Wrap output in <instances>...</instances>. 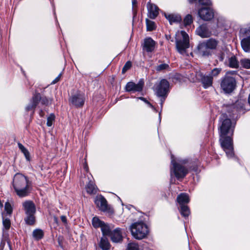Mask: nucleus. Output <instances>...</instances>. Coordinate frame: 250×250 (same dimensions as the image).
<instances>
[{"label":"nucleus","instance_id":"45","mask_svg":"<svg viewBox=\"0 0 250 250\" xmlns=\"http://www.w3.org/2000/svg\"><path fill=\"white\" fill-rule=\"evenodd\" d=\"M62 77V73H60L52 82V84H54L58 82Z\"/></svg>","mask_w":250,"mask_h":250},{"label":"nucleus","instance_id":"32","mask_svg":"<svg viewBox=\"0 0 250 250\" xmlns=\"http://www.w3.org/2000/svg\"><path fill=\"white\" fill-rule=\"evenodd\" d=\"M241 66L246 69H250V59L244 58L240 61Z\"/></svg>","mask_w":250,"mask_h":250},{"label":"nucleus","instance_id":"4","mask_svg":"<svg viewBox=\"0 0 250 250\" xmlns=\"http://www.w3.org/2000/svg\"><path fill=\"white\" fill-rule=\"evenodd\" d=\"M130 229L133 237L138 240L145 238L148 233L147 226L142 222L132 224Z\"/></svg>","mask_w":250,"mask_h":250},{"label":"nucleus","instance_id":"31","mask_svg":"<svg viewBox=\"0 0 250 250\" xmlns=\"http://www.w3.org/2000/svg\"><path fill=\"white\" fill-rule=\"evenodd\" d=\"M18 146L21 151L24 154L26 159L30 160V154L28 151L24 147V146L21 143H18Z\"/></svg>","mask_w":250,"mask_h":250},{"label":"nucleus","instance_id":"50","mask_svg":"<svg viewBox=\"0 0 250 250\" xmlns=\"http://www.w3.org/2000/svg\"><path fill=\"white\" fill-rule=\"evenodd\" d=\"M30 110H31V105H30V104H29L28 106H27V107H26V110L27 111H30Z\"/></svg>","mask_w":250,"mask_h":250},{"label":"nucleus","instance_id":"44","mask_svg":"<svg viewBox=\"0 0 250 250\" xmlns=\"http://www.w3.org/2000/svg\"><path fill=\"white\" fill-rule=\"evenodd\" d=\"M199 2L200 4L203 5L210 6L211 5L210 0H199Z\"/></svg>","mask_w":250,"mask_h":250},{"label":"nucleus","instance_id":"38","mask_svg":"<svg viewBox=\"0 0 250 250\" xmlns=\"http://www.w3.org/2000/svg\"><path fill=\"white\" fill-rule=\"evenodd\" d=\"M192 21V16L190 14L187 15L184 20V22L185 25L190 24Z\"/></svg>","mask_w":250,"mask_h":250},{"label":"nucleus","instance_id":"42","mask_svg":"<svg viewBox=\"0 0 250 250\" xmlns=\"http://www.w3.org/2000/svg\"><path fill=\"white\" fill-rule=\"evenodd\" d=\"M237 72L236 71L229 70L226 72L224 76L228 77H235L237 75Z\"/></svg>","mask_w":250,"mask_h":250},{"label":"nucleus","instance_id":"57","mask_svg":"<svg viewBox=\"0 0 250 250\" xmlns=\"http://www.w3.org/2000/svg\"><path fill=\"white\" fill-rule=\"evenodd\" d=\"M237 109H235L234 107V110H233V112H235V111H237Z\"/></svg>","mask_w":250,"mask_h":250},{"label":"nucleus","instance_id":"19","mask_svg":"<svg viewBox=\"0 0 250 250\" xmlns=\"http://www.w3.org/2000/svg\"><path fill=\"white\" fill-rule=\"evenodd\" d=\"M201 81L205 88H207L211 86L212 84L213 79L209 75H201Z\"/></svg>","mask_w":250,"mask_h":250},{"label":"nucleus","instance_id":"46","mask_svg":"<svg viewBox=\"0 0 250 250\" xmlns=\"http://www.w3.org/2000/svg\"><path fill=\"white\" fill-rule=\"evenodd\" d=\"M139 99L142 100H143V101H144L152 109L155 110V107L149 102H148L145 98H144L143 97H140V98H139Z\"/></svg>","mask_w":250,"mask_h":250},{"label":"nucleus","instance_id":"10","mask_svg":"<svg viewBox=\"0 0 250 250\" xmlns=\"http://www.w3.org/2000/svg\"><path fill=\"white\" fill-rule=\"evenodd\" d=\"M22 209L24 210L26 216L24 220L25 224L28 225H31V201L27 200L22 204Z\"/></svg>","mask_w":250,"mask_h":250},{"label":"nucleus","instance_id":"27","mask_svg":"<svg viewBox=\"0 0 250 250\" xmlns=\"http://www.w3.org/2000/svg\"><path fill=\"white\" fill-rule=\"evenodd\" d=\"M207 45V47L209 48V49H214L217 47L218 42L217 41L210 39L204 42Z\"/></svg>","mask_w":250,"mask_h":250},{"label":"nucleus","instance_id":"14","mask_svg":"<svg viewBox=\"0 0 250 250\" xmlns=\"http://www.w3.org/2000/svg\"><path fill=\"white\" fill-rule=\"evenodd\" d=\"M71 103L78 107L82 106L84 102V95L81 93H77L71 97L69 100Z\"/></svg>","mask_w":250,"mask_h":250},{"label":"nucleus","instance_id":"29","mask_svg":"<svg viewBox=\"0 0 250 250\" xmlns=\"http://www.w3.org/2000/svg\"><path fill=\"white\" fill-rule=\"evenodd\" d=\"M180 211L181 215L185 217H188L190 213L189 209L186 205H180Z\"/></svg>","mask_w":250,"mask_h":250},{"label":"nucleus","instance_id":"15","mask_svg":"<svg viewBox=\"0 0 250 250\" xmlns=\"http://www.w3.org/2000/svg\"><path fill=\"white\" fill-rule=\"evenodd\" d=\"M196 33L203 38H208L211 34L206 24H203L199 26L196 30Z\"/></svg>","mask_w":250,"mask_h":250},{"label":"nucleus","instance_id":"12","mask_svg":"<svg viewBox=\"0 0 250 250\" xmlns=\"http://www.w3.org/2000/svg\"><path fill=\"white\" fill-rule=\"evenodd\" d=\"M52 98H48L45 96L42 97L39 93H36L32 98V107H35L39 102L43 105H47L52 103Z\"/></svg>","mask_w":250,"mask_h":250},{"label":"nucleus","instance_id":"1","mask_svg":"<svg viewBox=\"0 0 250 250\" xmlns=\"http://www.w3.org/2000/svg\"><path fill=\"white\" fill-rule=\"evenodd\" d=\"M235 126V122H232L229 119L225 118V116L222 115L219 127V141L222 148L229 158H232L234 155L232 137Z\"/></svg>","mask_w":250,"mask_h":250},{"label":"nucleus","instance_id":"34","mask_svg":"<svg viewBox=\"0 0 250 250\" xmlns=\"http://www.w3.org/2000/svg\"><path fill=\"white\" fill-rule=\"evenodd\" d=\"M146 27L148 31H152L155 28L154 22L148 19L146 20Z\"/></svg>","mask_w":250,"mask_h":250},{"label":"nucleus","instance_id":"49","mask_svg":"<svg viewBox=\"0 0 250 250\" xmlns=\"http://www.w3.org/2000/svg\"><path fill=\"white\" fill-rule=\"evenodd\" d=\"M61 219L62 221L64 223V224H66L67 222V219L65 216L62 215L61 217Z\"/></svg>","mask_w":250,"mask_h":250},{"label":"nucleus","instance_id":"2","mask_svg":"<svg viewBox=\"0 0 250 250\" xmlns=\"http://www.w3.org/2000/svg\"><path fill=\"white\" fill-rule=\"evenodd\" d=\"M13 186L17 194L20 197L29 195L30 187L27 177L20 173H17L14 177Z\"/></svg>","mask_w":250,"mask_h":250},{"label":"nucleus","instance_id":"18","mask_svg":"<svg viewBox=\"0 0 250 250\" xmlns=\"http://www.w3.org/2000/svg\"><path fill=\"white\" fill-rule=\"evenodd\" d=\"M148 16L152 19H155L158 14V8L150 2L147 4Z\"/></svg>","mask_w":250,"mask_h":250},{"label":"nucleus","instance_id":"9","mask_svg":"<svg viewBox=\"0 0 250 250\" xmlns=\"http://www.w3.org/2000/svg\"><path fill=\"white\" fill-rule=\"evenodd\" d=\"M94 202L100 210L109 214H112L114 213L113 208L107 204V201L103 196H97Z\"/></svg>","mask_w":250,"mask_h":250},{"label":"nucleus","instance_id":"24","mask_svg":"<svg viewBox=\"0 0 250 250\" xmlns=\"http://www.w3.org/2000/svg\"><path fill=\"white\" fill-rule=\"evenodd\" d=\"M99 246L103 250H109L110 245L108 239L105 236H103L100 240Z\"/></svg>","mask_w":250,"mask_h":250},{"label":"nucleus","instance_id":"20","mask_svg":"<svg viewBox=\"0 0 250 250\" xmlns=\"http://www.w3.org/2000/svg\"><path fill=\"white\" fill-rule=\"evenodd\" d=\"M166 18L168 20L170 24L173 23L180 22L182 21V18L180 15L178 14H165Z\"/></svg>","mask_w":250,"mask_h":250},{"label":"nucleus","instance_id":"26","mask_svg":"<svg viewBox=\"0 0 250 250\" xmlns=\"http://www.w3.org/2000/svg\"><path fill=\"white\" fill-rule=\"evenodd\" d=\"M86 190L88 193L90 194H95L97 193V188L95 185L91 181L86 186Z\"/></svg>","mask_w":250,"mask_h":250},{"label":"nucleus","instance_id":"36","mask_svg":"<svg viewBox=\"0 0 250 250\" xmlns=\"http://www.w3.org/2000/svg\"><path fill=\"white\" fill-rule=\"evenodd\" d=\"M126 250H142L139 248V246L136 243H129L128 244Z\"/></svg>","mask_w":250,"mask_h":250},{"label":"nucleus","instance_id":"16","mask_svg":"<svg viewBox=\"0 0 250 250\" xmlns=\"http://www.w3.org/2000/svg\"><path fill=\"white\" fill-rule=\"evenodd\" d=\"M113 242L119 243L122 241L123 236L121 230L118 228L111 231L109 236Z\"/></svg>","mask_w":250,"mask_h":250},{"label":"nucleus","instance_id":"39","mask_svg":"<svg viewBox=\"0 0 250 250\" xmlns=\"http://www.w3.org/2000/svg\"><path fill=\"white\" fill-rule=\"evenodd\" d=\"M5 210L6 211L7 213L8 214H11L13 211L12 207L10 203L7 202L5 204L4 206Z\"/></svg>","mask_w":250,"mask_h":250},{"label":"nucleus","instance_id":"47","mask_svg":"<svg viewBox=\"0 0 250 250\" xmlns=\"http://www.w3.org/2000/svg\"><path fill=\"white\" fill-rule=\"evenodd\" d=\"M225 54L224 53H221L220 54H218V59L220 61H223L225 58Z\"/></svg>","mask_w":250,"mask_h":250},{"label":"nucleus","instance_id":"5","mask_svg":"<svg viewBox=\"0 0 250 250\" xmlns=\"http://www.w3.org/2000/svg\"><path fill=\"white\" fill-rule=\"evenodd\" d=\"M169 83L166 79L161 80L159 83L156 84L154 91L156 95L161 97V107H163V103L169 92Z\"/></svg>","mask_w":250,"mask_h":250},{"label":"nucleus","instance_id":"23","mask_svg":"<svg viewBox=\"0 0 250 250\" xmlns=\"http://www.w3.org/2000/svg\"><path fill=\"white\" fill-rule=\"evenodd\" d=\"M177 201L180 205H185L189 202V198L187 193H182L178 196Z\"/></svg>","mask_w":250,"mask_h":250},{"label":"nucleus","instance_id":"48","mask_svg":"<svg viewBox=\"0 0 250 250\" xmlns=\"http://www.w3.org/2000/svg\"><path fill=\"white\" fill-rule=\"evenodd\" d=\"M35 211H36L35 206L32 203V214H33V213L35 212ZM35 222V219L34 217L33 216V215H32V224H33Z\"/></svg>","mask_w":250,"mask_h":250},{"label":"nucleus","instance_id":"37","mask_svg":"<svg viewBox=\"0 0 250 250\" xmlns=\"http://www.w3.org/2000/svg\"><path fill=\"white\" fill-rule=\"evenodd\" d=\"M169 65L167 63H162L158 65L156 68V70L158 71H161L169 69Z\"/></svg>","mask_w":250,"mask_h":250},{"label":"nucleus","instance_id":"17","mask_svg":"<svg viewBox=\"0 0 250 250\" xmlns=\"http://www.w3.org/2000/svg\"><path fill=\"white\" fill-rule=\"evenodd\" d=\"M155 42L151 38H147L144 40L143 44V50L147 52L153 51L155 48Z\"/></svg>","mask_w":250,"mask_h":250},{"label":"nucleus","instance_id":"22","mask_svg":"<svg viewBox=\"0 0 250 250\" xmlns=\"http://www.w3.org/2000/svg\"><path fill=\"white\" fill-rule=\"evenodd\" d=\"M226 64L232 68H238L239 66V62L234 55H232L228 58Z\"/></svg>","mask_w":250,"mask_h":250},{"label":"nucleus","instance_id":"21","mask_svg":"<svg viewBox=\"0 0 250 250\" xmlns=\"http://www.w3.org/2000/svg\"><path fill=\"white\" fill-rule=\"evenodd\" d=\"M197 49L199 53L202 56H208L210 54V49L207 47V45L204 42L198 44Z\"/></svg>","mask_w":250,"mask_h":250},{"label":"nucleus","instance_id":"35","mask_svg":"<svg viewBox=\"0 0 250 250\" xmlns=\"http://www.w3.org/2000/svg\"><path fill=\"white\" fill-rule=\"evenodd\" d=\"M221 71H222V69L221 68H214L213 70H212V71H211V72L210 73V74L209 75L213 79V77H217L218 76V75L220 73Z\"/></svg>","mask_w":250,"mask_h":250},{"label":"nucleus","instance_id":"30","mask_svg":"<svg viewBox=\"0 0 250 250\" xmlns=\"http://www.w3.org/2000/svg\"><path fill=\"white\" fill-rule=\"evenodd\" d=\"M104 223L97 217H94L92 220V225L95 228H101Z\"/></svg>","mask_w":250,"mask_h":250},{"label":"nucleus","instance_id":"51","mask_svg":"<svg viewBox=\"0 0 250 250\" xmlns=\"http://www.w3.org/2000/svg\"><path fill=\"white\" fill-rule=\"evenodd\" d=\"M39 114H40V115L41 117H43V116H44V112H43L42 110H41L40 111V112Z\"/></svg>","mask_w":250,"mask_h":250},{"label":"nucleus","instance_id":"40","mask_svg":"<svg viewBox=\"0 0 250 250\" xmlns=\"http://www.w3.org/2000/svg\"><path fill=\"white\" fill-rule=\"evenodd\" d=\"M2 224L4 228L6 229H9L11 226V222L9 219L6 218V219H3L2 220Z\"/></svg>","mask_w":250,"mask_h":250},{"label":"nucleus","instance_id":"7","mask_svg":"<svg viewBox=\"0 0 250 250\" xmlns=\"http://www.w3.org/2000/svg\"><path fill=\"white\" fill-rule=\"evenodd\" d=\"M220 86L221 89L225 93H231L236 86L235 78L224 76L221 79Z\"/></svg>","mask_w":250,"mask_h":250},{"label":"nucleus","instance_id":"53","mask_svg":"<svg viewBox=\"0 0 250 250\" xmlns=\"http://www.w3.org/2000/svg\"><path fill=\"white\" fill-rule=\"evenodd\" d=\"M189 3H193L196 1V0H188Z\"/></svg>","mask_w":250,"mask_h":250},{"label":"nucleus","instance_id":"6","mask_svg":"<svg viewBox=\"0 0 250 250\" xmlns=\"http://www.w3.org/2000/svg\"><path fill=\"white\" fill-rule=\"evenodd\" d=\"M171 163L172 167L170 168V174L172 176L173 173L177 179L184 178L188 173V169L180 163L175 161L173 155L171 156Z\"/></svg>","mask_w":250,"mask_h":250},{"label":"nucleus","instance_id":"11","mask_svg":"<svg viewBox=\"0 0 250 250\" xmlns=\"http://www.w3.org/2000/svg\"><path fill=\"white\" fill-rule=\"evenodd\" d=\"M198 14L201 19L208 21L214 17V12L210 7L201 8L199 9Z\"/></svg>","mask_w":250,"mask_h":250},{"label":"nucleus","instance_id":"55","mask_svg":"<svg viewBox=\"0 0 250 250\" xmlns=\"http://www.w3.org/2000/svg\"><path fill=\"white\" fill-rule=\"evenodd\" d=\"M84 169H85V170H86V171H87V170H88V167H87V165H86L84 166Z\"/></svg>","mask_w":250,"mask_h":250},{"label":"nucleus","instance_id":"28","mask_svg":"<svg viewBox=\"0 0 250 250\" xmlns=\"http://www.w3.org/2000/svg\"><path fill=\"white\" fill-rule=\"evenodd\" d=\"M32 235L36 240H39L43 238L44 232L41 229H36L32 232Z\"/></svg>","mask_w":250,"mask_h":250},{"label":"nucleus","instance_id":"41","mask_svg":"<svg viewBox=\"0 0 250 250\" xmlns=\"http://www.w3.org/2000/svg\"><path fill=\"white\" fill-rule=\"evenodd\" d=\"M132 65L131 62L130 61H127L124 66L122 69V73H125L127 70L129 69Z\"/></svg>","mask_w":250,"mask_h":250},{"label":"nucleus","instance_id":"13","mask_svg":"<svg viewBox=\"0 0 250 250\" xmlns=\"http://www.w3.org/2000/svg\"><path fill=\"white\" fill-rule=\"evenodd\" d=\"M144 85L143 79H141L137 83L130 82L126 84L125 90L127 92H141L143 90Z\"/></svg>","mask_w":250,"mask_h":250},{"label":"nucleus","instance_id":"3","mask_svg":"<svg viewBox=\"0 0 250 250\" xmlns=\"http://www.w3.org/2000/svg\"><path fill=\"white\" fill-rule=\"evenodd\" d=\"M176 47L179 53L184 54L189 47V37L184 31H178L175 35Z\"/></svg>","mask_w":250,"mask_h":250},{"label":"nucleus","instance_id":"8","mask_svg":"<svg viewBox=\"0 0 250 250\" xmlns=\"http://www.w3.org/2000/svg\"><path fill=\"white\" fill-rule=\"evenodd\" d=\"M240 34L243 37L241 41V45L246 52H250V26L240 30Z\"/></svg>","mask_w":250,"mask_h":250},{"label":"nucleus","instance_id":"54","mask_svg":"<svg viewBox=\"0 0 250 250\" xmlns=\"http://www.w3.org/2000/svg\"><path fill=\"white\" fill-rule=\"evenodd\" d=\"M180 163L181 164H186L187 163L186 161V160H183V161H180Z\"/></svg>","mask_w":250,"mask_h":250},{"label":"nucleus","instance_id":"56","mask_svg":"<svg viewBox=\"0 0 250 250\" xmlns=\"http://www.w3.org/2000/svg\"><path fill=\"white\" fill-rule=\"evenodd\" d=\"M54 221L56 222H57V221H58V219L56 217H54Z\"/></svg>","mask_w":250,"mask_h":250},{"label":"nucleus","instance_id":"58","mask_svg":"<svg viewBox=\"0 0 250 250\" xmlns=\"http://www.w3.org/2000/svg\"><path fill=\"white\" fill-rule=\"evenodd\" d=\"M160 115H161V112L159 113V119L160 120H161V116H160Z\"/></svg>","mask_w":250,"mask_h":250},{"label":"nucleus","instance_id":"52","mask_svg":"<svg viewBox=\"0 0 250 250\" xmlns=\"http://www.w3.org/2000/svg\"><path fill=\"white\" fill-rule=\"evenodd\" d=\"M166 39L167 40H169L171 39V36L170 35H166Z\"/></svg>","mask_w":250,"mask_h":250},{"label":"nucleus","instance_id":"43","mask_svg":"<svg viewBox=\"0 0 250 250\" xmlns=\"http://www.w3.org/2000/svg\"><path fill=\"white\" fill-rule=\"evenodd\" d=\"M132 11L133 13V17H134L137 14V10L136 9V7L137 6V1L136 0H132Z\"/></svg>","mask_w":250,"mask_h":250},{"label":"nucleus","instance_id":"33","mask_svg":"<svg viewBox=\"0 0 250 250\" xmlns=\"http://www.w3.org/2000/svg\"><path fill=\"white\" fill-rule=\"evenodd\" d=\"M55 115L53 113L50 114L47 118L46 125L48 126H51L55 121Z\"/></svg>","mask_w":250,"mask_h":250},{"label":"nucleus","instance_id":"25","mask_svg":"<svg viewBox=\"0 0 250 250\" xmlns=\"http://www.w3.org/2000/svg\"><path fill=\"white\" fill-rule=\"evenodd\" d=\"M101 229L104 235L103 236H109L112 231L110 226L108 224H105L104 222L101 226Z\"/></svg>","mask_w":250,"mask_h":250}]
</instances>
